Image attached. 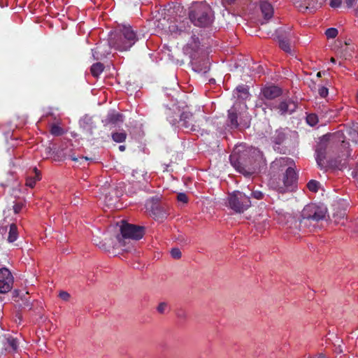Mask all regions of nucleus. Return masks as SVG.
I'll use <instances>...</instances> for the list:
<instances>
[{
	"instance_id": "1",
	"label": "nucleus",
	"mask_w": 358,
	"mask_h": 358,
	"mask_svg": "<svg viewBox=\"0 0 358 358\" xmlns=\"http://www.w3.org/2000/svg\"><path fill=\"white\" fill-rule=\"evenodd\" d=\"M188 17L194 26L207 27L213 23L214 13L210 6L206 2H195L189 8Z\"/></svg>"
},
{
	"instance_id": "2",
	"label": "nucleus",
	"mask_w": 358,
	"mask_h": 358,
	"mask_svg": "<svg viewBox=\"0 0 358 358\" xmlns=\"http://www.w3.org/2000/svg\"><path fill=\"white\" fill-rule=\"evenodd\" d=\"M327 209L323 205L309 203L301 211L299 220V229L305 230L310 227H315L316 224L323 220L327 215Z\"/></svg>"
},
{
	"instance_id": "3",
	"label": "nucleus",
	"mask_w": 358,
	"mask_h": 358,
	"mask_svg": "<svg viewBox=\"0 0 358 358\" xmlns=\"http://www.w3.org/2000/svg\"><path fill=\"white\" fill-rule=\"evenodd\" d=\"M136 34L129 25H123L111 34L108 43L110 46L119 51H127L137 41Z\"/></svg>"
},
{
	"instance_id": "4",
	"label": "nucleus",
	"mask_w": 358,
	"mask_h": 358,
	"mask_svg": "<svg viewBox=\"0 0 358 358\" xmlns=\"http://www.w3.org/2000/svg\"><path fill=\"white\" fill-rule=\"evenodd\" d=\"M296 182L297 176L294 169L289 170L287 173L281 174L280 176L271 177L269 185L279 194H285L294 190Z\"/></svg>"
},
{
	"instance_id": "5",
	"label": "nucleus",
	"mask_w": 358,
	"mask_h": 358,
	"mask_svg": "<svg viewBox=\"0 0 358 358\" xmlns=\"http://www.w3.org/2000/svg\"><path fill=\"white\" fill-rule=\"evenodd\" d=\"M201 118L196 117L193 113L189 111H183L180 115L179 120L176 119H171L169 117L170 123L172 124H178V127L189 131H198L199 129L203 125L202 122L205 119L204 116H201Z\"/></svg>"
},
{
	"instance_id": "6",
	"label": "nucleus",
	"mask_w": 358,
	"mask_h": 358,
	"mask_svg": "<svg viewBox=\"0 0 358 358\" xmlns=\"http://www.w3.org/2000/svg\"><path fill=\"white\" fill-rule=\"evenodd\" d=\"M145 234V228L143 227L137 226L122 222L120 227V234L116 236L120 245H124L125 239L140 240Z\"/></svg>"
},
{
	"instance_id": "7",
	"label": "nucleus",
	"mask_w": 358,
	"mask_h": 358,
	"mask_svg": "<svg viewBox=\"0 0 358 358\" xmlns=\"http://www.w3.org/2000/svg\"><path fill=\"white\" fill-rule=\"evenodd\" d=\"M229 207L237 213H242L251 206L249 196L245 194L234 191L228 196Z\"/></svg>"
},
{
	"instance_id": "8",
	"label": "nucleus",
	"mask_w": 358,
	"mask_h": 358,
	"mask_svg": "<svg viewBox=\"0 0 358 358\" xmlns=\"http://www.w3.org/2000/svg\"><path fill=\"white\" fill-rule=\"evenodd\" d=\"M293 164L294 161L289 157L276 158L270 166L271 177L280 176L289 170H294Z\"/></svg>"
},
{
	"instance_id": "9",
	"label": "nucleus",
	"mask_w": 358,
	"mask_h": 358,
	"mask_svg": "<svg viewBox=\"0 0 358 358\" xmlns=\"http://www.w3.org/2000/svg\"><path fill=\"white\" fill-rule=\"evenodd\" d=\"M275 34L280 48L285 52L291 53L292 48L289 43L290 31L286 30L284 28H279L276 30Z\"/></svg>"
},
{
	"instance_id": "10",
	"label": "nucleus",
	"mask_w": 358,
	"mask_h": 358,
	"mask_svg": "<svg viewBox=\"0 0 358 358\" xmlns=\"http://www.w3.org/2000/svg\"><path fill=\"white\" fill-rule=\"evenodd\" d=\"M13 284V278L10 271L6 268H0V293L9 292Z\"/></svg>"
},
{
	"instance_id": "11",
	"label": "nucleus",
	"mask_w": 358,
	"mask_h": 358,
	"mask_svg": "<svg viewBox=\"0 0 358 358\" xmlns=\"http://www.w3.org/2000/svg\"><path fill=\"white\" fill-rule=\"evenodd\" d=\"M297 108V104L290 98H286L280 101V102L273 107L278 110L281 115L292 114Z\"/></svg>"
},
{
	"instance_id": "12",
	"label": "nucleus",
	"mask_w": 358,
	"mask_h": 358,
	"mask_svg": "<svg viewBox=\"0 0 358 358\" xmlns=\"http://www.w3.org/2000/svg\"><path fill=\"white\" fill-rule=\"evenodd\" d=\"M293 3L300 10L303 11L310 10V11L315 10L321 8L323 3L327 0H310L308 2L305 0H292Z\"/></svg>"
},
{
	"instance_id": "13",
	"label": "nucleus",
	"mask_w": 358,
	"mask_h": 358,
	"mask_svg": "<svg viewBox=\"0 0 358 358\" xmlns=\"http://www.w3.org/2000/svg\"><path fill=\"white\" fill-rule=\"evenodd\" d=\"M262 93L265 99L271 100L280 96L282 90L277 86L271 85L264 87Z\"/></svg>"
},
{
	"instance_id": "14",
	"label": "nucleus",
	"mask_w": 358,
	"mask_h": 358,
	"mask_svg": "<svg viewBox=\"0 0 358 358\" xmlns=\"http://www.w3.org/2000/svg\"><path fill=\"white\" fill-rule=\"evenodd\" d=\"M259 8L264 20H268L273 17V7L267 0H259Z\"/></svg>"
},
{
	"instance_id": "15",
	"label": "nucleus",
	"mask_w": 358,
	"mask_h": 358,
	"mask_svg": "<svg viewBox=\"0 0 358 358\" xmlns=\"http://www.w3.org/2000/svg\"><path fill=\"white\" fill-rule=\"evenodd\" d=\"M41 171L36 167H34L27 177L26 185L33 188L35 186L36 182L41 180Z\"/></svg>"
},
{
	"instance_id": "16",
	"label": "nucleus",
	"mask_w": 358,
	"mask_h": 358,
	"mask_svg": "<svg viewBox=\"0 0 358 358\" xmlns=\"http://www.w3.org/2000/svg\"><path fill=\"white\" fill-rule=\"evenodd\" d=\"M124 118L123 115L120 113L112 112L109 113L106 119L103 120L104 126H108L110 124H117L120 122H123Z\"/></svg>"
},
{
	"instance_id": "17",
	"label": "nucleus",
	"mask_w": 358,
	"mask_h": 358,
	"mask_svg": "<svg viewBox=\"0 0 358 358\" xmlns=\"http://www.w3.org/2000/svg\"><path fill=\"white\" fill-rule=\"evenodd\" d=\"M327 144L325 143H320L317 145L316 152V161L319 166H322L326 158L327 154Z\"/></svg>"
},
{
	"instance_id": "18",
	"label": "nucleus",
	"mask_w": 358,
	"mask_h": 358,
	"mask_svg": "<svg viewBox=\"0 0 358 358\" xmlns=\"http://www.w3.org/2000/svg\"><path fill=\"white\" fill-rule=\"evenodd\" d=\"M147 209L150 210L152 215L155 216L157 219L163 218L165 216V213L162 209L159 207V205L157 202H154V199H152L151 201H149L146 204Z\"/></svg>"
},
{
	"instance_id": "19",
	"label": "nucleus",
	"mask_w": 358,
	"mask_h": 358,
	"mask_svg": "<svg viewBox=\"0 0 358 358\" xmlns=\"http://www.w3.org/2000/svg\"><path fill=\"white\" fill-rule=\"evenodd\" d=\"M5 350L9 352H15L17 351L19 342L16 338L12 336H8L3 341Z\"/></svg>"
},
{
	"instance_id": "20",
	"label": "nucleus",
	"mask_w": 358,
	"mask_h": 358,
	"mask_svg": "<svg viewBox=\"0 0 358 358\" xmlns=\"http://www.w3.org/2000/svg\"><path fill=\"white\" fill-rule=\"evenodd\" d=\"M132 182L144 184L148 182L147 173L143 169H136L132 172Z\"/></svg>"
},
{
	"instance_id": "21",
	"label": "nucleus",
	"mask_w": 358,
	"mask_h": 358,
	"mask_svg": "<svg viewBox=\"0 0 358 358\" xmlns=\"http://www.w3.org/2000/svg\"><path fill=\"white\" fill-rule=\"evenodd\" d=\"M199 39L194 34L191 36V41L188 42L185 47V51L187 54H192L196 52L199 47Z\"/></svg>"
},
{
	"instance_id": "22",
	"label": "nucleus",
	"mask_w": 358,
	"mask_h": 358,
	"mask_svg": "<svg viewBox=\"0 0 358 358\" xmlns=\"http://www.w3.org/2000/svg\"><path fill=\"white\" fill-rule=\"evenodd\" d=\"M230 162L231 165L239 172L243 174H246L248 172L246 171L245 167L241 162V158L236 155H230Z\"/></svg>"
},
{
	"instance_id": "23",
	"label": "nucleus",
	"mask_w": 358,
	"mask_h": 358,
	"mask_svg": "<svg viewBox=\"0 0 358 358\" xmlns=\"http://www.w3.org/2000/svg\"><path fill=\"white\" fill-rule=\"evenodd\" d=\"M228 126L231 129H237L238 127V114L233 108L228 110Z\"/></svg>"
},
{
	"instance_id": "24",
	"label": "nucleus",
	"mask_w": 358,
	"mask_h": 358,
	"mask_svg": "<svg viewBox=\"0 0 358 358\" xmlns=\"http://www.w3.org/2000/svg\"><path fill=\"white\" fill-rule=\"evenodd\" d=\"M358 124H354L353 127L347 131L348 139L358 145Z\"/></svg>"
},
{
	"instance_id": "25",
	"label": "nucleus",
	"mask_w": 358,
	"mask_h": 358,
	"mask_svg": "<svg viewBox=\"0 0 358 358\" xmlns=\"http://www.w3.org/2000/svg\"><path fill=\"white\" fill-rule=\"evenodd\" d=\"M104 70V66L101 62H96L91 66L90 71L92 75L98 78Z\"/></svg>"
},
{
	"instance_id": "26",
	"label": "nucleus",
	"mask_w": 358,
	"mask_h": 358,
	"mask_svg": "<svg viewBox=\"0 0 358 358\" xmlns=\"http://www.w3.org/2000/svg\"><path fill=\"white\" fill-rule=\"evenodd\" d=\"M285 139V134L282 130H276L271 136V141L276 145H280Z\"/></svg>"
},
{
	"instance_id": "27",
	"label": "nucleus",
	"mask_w": 358,
	"mask_h": 358,
	"mask_svg": "<svg viewBox=\"0 0 358 358\" xmlns=\"http://www.w3.org/2000/svg\"><path fill=\"white\" fill-rule=\"evenodd\" d=\"M18 233H17V227L16 224H12L10 225L8 241L10 243H13L17 238Z\"/></svg>"
},
{
	"instance_id": "28",
	"label": "nucleus",
	"mask_w": 358,
	"mask_h": 358,
	"mask_svg": "<svg viewBox=\"0 0 358 358\" xmlns=\"http://www.w3.org/2000/svg\"><path fill=\"white\" fill-rule=\"evenodd\" d=\"M112 138L116 143H122L127 138V134L124 131L115 132L112 134Z\"/></svg>"
},
{
	"instance_id": "29",
	"label": "nucleus",
	"mask_w": 358,
	"mask_h": 358,
	"mask_svg": "<svg viewBox=\"0 0 358 358\" xmlns=\"http://www.w3.org/2000/svg\"><path fill=\"white\" fill-rule=\"evenodd\" d=\"M236 90L238 92L241 93V94L239 96L243 99H246L249 96V92H248V87L246 85H238L236 87Z\"/></svg>"
},
{
	"instance_id": "30",
	"label": "nucleus",
	"mask_w": 358,
	"mask_h": 358,
	"mask_svg": "<svg viewBox=\"0 0 358 358\" xmlns=\"http://www.w3.org/2000/svg\"><path fill=\"white\" fill-rule=\"evenodd\" d=\"M50 133L55 136H60L64 134V130L59 126L52 124L50 128Z\"/></svg>"
},
{
	"instance_id": "31",
	"label": "nucleus",
	"mask_w": 358,
	"mask_h": 358,
	"mask_svg": "<svg viewBox=\"0 0 358 358\" xmlns=\"http://www.w3.org/2000/svg\"><path fill=\"white\" fill-rule=\"evenodd\" d=\"M320 182L315 180H310L307 184L308 189L313 192H317L319 189Z\"/></svg>"
},
{
	"instance_id": "32",
	"label": "nucleus",
	"mask_w": 358,
	"mask_h": 358,
	"mask_svg": "<svg viewBox=\"0 0 358 358\" xmlns=\"http://www.w3.org/2000/svg\"><path fill=\"white\" fill-rule=\"evenodd\" d=\"M176 29L178 30L179 35H182L183 33H188L189 34V31H191V26L187 25V27H185V22H182L179 27H176Z\"/></svg>"
},
{
	"instance_id": "33",
	"label": "nucleus",
	"mask_w": 358,
	"mask_h": 358,
	"mask_svg": "<svg viewBox=\"0 0 358 358\" xmlns=\"http://www.w3.org/2000/svg\"><path fill=\"white\" fill-rule=\"evenodd\" d=\"M306 122L309 125L315 126L318 122V117L315 114H309L306 117Z\"/></svg>"
},
{
	"instance_id": "34",
	"label": "nucleus",
	"mask_w": 358,
	"mask_h": 358,
	"mask_svg": "<svg viewBox=\"0 0 358 358\" xmlns=\"http://www.w3.org/2000/svg\"><path fill=\"white\" fill-rule=\"evenodd\" d=\"M325 34L328 38H334L338 35V30L336 28H329L326 30Z\"/></svg>"
},
{
	"instance_id": "35",
	"label": "nucleus",
	"mask_w": 358,
	"mask_h": 358,
	"mask_svg": "<svg viewBox=\"0 0 358 358\" xmlns=\"http://www.w3.org/2000/svg\"><path fill=\"white\" fill-rule=\"evenodd\" d=\"M92 56H93L94 59L99 60L101 59L100 47L97 46L95 48L92 49Z\"/></svg>"
},
{
	"instance_id": "36",
	"label": "nucleus",
	"mask_w": 358,
	"mask_h": 358,
	"mask_svg": "<svg viewBox=\"0 0 358 358\" xmlns=\"http://www.w3.org/2000/svg\"><path fill=\"white\" fill-rule=\"evenodd\" d=\"M22 301V303L20 304L22 308H27L28 310H31L32 308V303L27 299L25 296L21 299Z\"/></svg>"
},
{
	"instance_id": "37",
	"label": "nucleus",
	"mask_w": 358,
	"mask_h": 358,
	"mask_svg": "<svg viewBox=\"0 0 358 358\" xmlns=\"http://www.w3.org/2000/svg\"><path fill=\"white\" fill-rule=\"evenodd\" d=\"M168 308V304L165 302H161L157 308V310L158 311L159 313L160 314H164L166 313V310Z\"/></svg>"
},
{
	"instance_id": "38",
	"label": "nucleus",
	"mask_w": 358,
	"mask_h": 358,
	"mask_svg": "<svg viewBox=\"0 0 358 358\" xmlns=\"http://www.w3.org/2000/svg\"><path fill=\"white\" fill-rule=\"evenodd\" d=\"M318 93L322 98H325L329 94V90L326 87L322 86L319 88Z\"/></svg>"
},
{
	"instance_id": "39",
	"label": "nucleus",
	"mask_w": 358,
	"mask_h": 358,
	"mask_svg": "<svg viewBox=\"0 0 358 358\" xmlns=\"http://www.w3.org/2000/svg\"><path fill=\"white\" fill-rule=\"evenodd\" d=\"M177 199L179 202H182L183 203H187L188 202V198L186 194L185 193H179L177 195Z\"/></svg>"
},
{
	"instance_id": "40",
	"label": "nucleus",
	"mask_w": 358,
	"mask_h": 358,
	"mask_svg": "<svg viewBox=\"0 0 358 358\" xmlns=\"http://www.w3.org/2000/svg\"><path fill=\"white\" fill-rule=\"evenodd\" d=\"M171 255L174 259H180L181 257V252L178 248H173L171 250Z\"/></svg>"
},
{
	"instance_id": "41",
	"label": "nucleus",
	"mask_w": 358,
	"mask_h": 358,
	"mask_svg": "<svg viewBox=\"0 0 358 358\" xmlns=\"http://www.w3.org/2000/svg\"><path fill=\"white\" fill-rule=\"evenodd\" d=\"M252 196L256 199L260 200L264 198V194L259 190H254L252 192Z\"/></svg>"
},
{
	"instance_id": "42",
	"label": "nucleus",
	"mask_w": 358,
	"mask_h": 358,
	"mask_svg": "<svg viewBox=\"0 0 358 358\" xmlns=\"http://www.w3.org/2000/svg\"><path fill=\"white\" fill-rule=\"evenodd\" d=\"M24 207V204L22 203H17L13 206V210L15 213H19Z\"/></svg>"
},
{
	"instance_id": "43",
	"label": "nucleus",
	"mask_w": 358,
	"mask_h": 358,
	"mask_svg": "<svg viewBox=\"0 0 358 358\" xmlns=\"http://www.w3.org/2000/svg\"><path fill=\"white\" fill-rule=\"evenodd\" d=\"M351 176L357 180L358 183V159L355 168L352 171Z\"/></svg>"
},
{
	"instance_id": "44",
	"label": "nucleus",
	"mask_w": 358,
	"mask_h": 358,
	"mask_svg": "<svg viewBox=\"0 0 358 358\" xmlns=\"http://www.w3.org/2000/svg\"><path fill=\"white\" fill-rule=\"evenodd\" d=\"M59 296L60 297V299H62V300L64 301H68L70 298V294L66 292H64V291H62V292H59Z\"/></svg>"
},
{
	"instance_id": "45",
	"label": "nucleus",
	"mask_w": 358,
	"mask_h": 358,
	"mask_svg": "<svg viewBox=\"0 0 358 358\" xmlns=\"http://www.w3.org/2000/svg\"><path fill=\"white\" fill-rule=\"evenodd\" d=\"M343 0H331L330 2V6L332 8H338L341 6Z\"/></svg>"
},
{
	"instance_id": "46",
	"label": "nucleus",
	"mask_w": 358,
	"mask_h": 358,
	"mask_svg": "<svg viewBox=\"0 0 358 358\" xmlns=\"http://www.w3.org/2000/svg\"><path fill=\"white\" fill-rule=\"evenodd\" d=\"M346 6L348 8H352L358 2V0H344Z\"/></svg>"
},
{
	"instance_id": "47",
	"label": "nucleus",
	"mask_w": 358,
	"mask_h": 358,
	"mask_svg": "<svg viewBox=\"0 0 358 358\" xmlns=\"http://www.w3.org/2000/svg\"><path fill=\"white\" fill-rule=\"evenodd\" d=\"M71 159H72L73 161H74V162H80V160H85V161H87V160H88L89 159H88L87 157H83V156H82V157H73V156H72V157H71Z\"/></svg>"
},
{
	"instance_id": "48",
	"label": "nucleus",
	"mask_w": 358,
	"mask_h": 358,
	"mask_svg": "<svg viewBox=\"0 0 358 358\" xmlns=\"http://www.w3.org/2000/svg\"><path fill=\"white\" fill-rule=\"evenodd\" d=\"M93 242H94V244H95L96 245H98L99 248H104L105 245L104 244H101V243L98 240V238H93Z\"/></svg>"
},
{
	"instance_id": "49",
	"label": "nucleus",
	"mask_w": 358,
	"mask_h": 358,
	"mask_svg": "<svg viewBox=\"0 0 358 358\" xmlns=\"http://www.w3.org/2000/svg\"><path fill=\"white\" fill-rule=\"evenodd\" d=\"M236 0H222V4L226 6L227 5H231L234 3Z\"/></svg>"
},
{
	"instance_id": "50",
	"label": "nucleus",
	"mask_w": 358,
	"mask_h": 358,
	"mask_svg": "<svg viewBox=\"0 0 358 358\" xmlns=\"http://www.w3.org/2000/svg\"><path fill=\"white\" fill-rule=\"evenodd\" d=\"M308 358H329L327 357L323 353H319L316 355H315L314 357H308Z\"/></svg>"
},
{
	"instance_id": "51",
	"label": "nucleus",
	"mask_w": 358,
	"mask_h": 358,
	"mask_svg": "<svg viewBox=\"0 0 358 358\" xmlns=\"http://www.w3.org/2000/svg\"><path fill=\"white\" fill-rule=\"evenodd\" d=\"M335 352L338 354L343 352V350H342L341 347L340 346V345H338V347L336 348Z\"/></svg>"
},
{
	"instance_id": "52",
	"label": "nucleus",
	"mask_w": 358,
	"mask_h": 358,
	"mask_svg": "<svg viewBox=\"0 0 358 358\" xmlns=\"http://www.w3.org/2000/svg\"><path fill=\"white\" fill-rule=\"evenodd\" d=\"M325 74V72L324 71H319L317 73V77L318 78H320L322 76V75H324Z\"/></svg>"
},
{
	"instance_id": "53",
	"label": "nucleus",
	"mask_w": 358,
	"mask_h": 358,
	"mask_svg": "<svg viewBox=\"0 0 358 358\" xmlns=\"http://www.w3.org/2000/svg\"><path fill=\"white\" fill-rule=\"evenodd\" d=\"M119 149L121 151H124L125 150V146L124 145H120L119 146Z\"/></svg>"
},
{
	"instance_id": "54",
	"label": "nucleus",
	"mask_w": 358,
	"mask_h": 358,
	"mask_svg": "<svg viewBox=\"0 0 358 358\" xmlns=\"http://www.w3.org/2000/svg\"><path fill=\"white\" fill-rule=\"evenodd\" d=\"M209 71V67L206 66L205 67V69H204L203 72H204V73H206V72H207V71Z\"/></svg>"
},
{
	"instance_id": "55",
	"label": "nucleus",
	"mask_w": 358,
	"mask_h": 358,
	"mask_svg": "<svg viewBox=\"0 0 358 358\" xmlns=\"http://www.w3.org/2000/svg\"><path fill=\"white\" fill-rule=\"evenodd\" d=\"M345 45H350V40L346 41L345 42Z\"/></svg>"
},
{
	"instance_id": "56",
	"label": "nucleus",
	"mask_w": 358,
	"mask_h": 358,
	"mask_svg": "<svg viewBox=\"0 0 358 358\" xmlns=\"http://www.w3.org/2000/svg\"><path fill=\"white\" fill-rule=\"evenodd\" d=\"M172 27H173V28H171V27H169L170 31L173 32V31H175V29H174V27L173 26Z\"/></svg>"
},
{
	"instance_id": "57",
	"label": "nucleus",
	"mask_w": 358,
	"mask_h": 358,
	"mask_svg": "<svg viewBox=\"0 0 358 358\" xmlns=\"http://www.w3.org/2000/svg\"><path fill=\"white\" fill-rule=\"evenodd\" d=\"M331 62L332 63H336V59H335L334 57H331Z\"/></svg>"
},
{
	"instance_id": "58",
	"label": "nucleus",
	"mask_w": 358,
	"mask_h": 358,
	"mask_svg": "<svg viewBox=\"0 0 358 358\" xmlns=\"http://www.w3.org/2000/svg\"><path fill=\"white\" fill-rule=\"evenodd\" d=\"M357 128H358V126H357Z\"/></svg>"
}]
</instances>
